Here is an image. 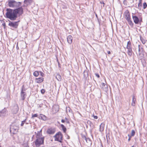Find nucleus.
<instances>
[{
  "mask_svg": "<svg viewBox=\"0 0 147 147\" xmlns=\"http://www.w3.org/2000/svg\"><path fill=\"white\" fill-rule=\"evenodd\" d=\"M18 22H10L9 23L8 25L13 28H16L18 26Z\"/></svg>",
  "mask_w": 147,
  "mask_h": 147,
  "instance_id": "6e6552de",
  "label": "nucleus"
},
{
  "mask_svg": "<svg viewBox=\"0 0 147 147\" xmlns=\"http://www.w3.org/2000/svg\"><path fill=\"white\" fill-rule=\"evenodd\" d=\"M56 78L58 81H61V77L59 74H57L56 76Z\"/></svg>",
  "mask_w": 147,
  "mask_h": 147,
  "instance_id": "6ab92c4d",
  "label": "nucleus"
},
{
  "mask_svg": "<svg viewBox=\"0 0 147 147\" xmlns=\"http://www.w3.org/2000/svg\"><path fill=\"white\" fill-rule=\"evenodd\" d=\"M61 126L64 132L65 133L66 131V128L64 126L63 124H61Z\"/></svg>",
  "mask_w": 147,
  "mask_h": 147,
  "instance_id": "b1692460",
  "label": "nucleus"
},
{
  "mask_svg": "<svg viewBox=\"0 0 147 147\" xmlns=\"http://www.w3.org/2000/svg\"><path fill=\"white\" fill-rule=\"evenodd\" d=\"M135 131L134 130H132L131 131V136H134L135 135Z\"/></svg>",
  "mask_w": 147,
  "mask_h": 147,
  "instance_id": "a878e982",
  "label": "nucleus"
},
{
  "mask_svg": "<svg viewBox=\"0 0 147 147\" xmlns=\"http://www.w3.org/2000/svg\"><path fill=\"white\" fill-rule=\"evenodd\" d=\"M88 123L89 122V123H91V121H88Z\"/></svg>",
  "mask_w": 147,
  "mask_h": 147,
  "instance_id": "a18cd8bd",
  "label": "nucleus"
},
{
  "mask_svg": "<svg viewBox=\"0 0 147 147\" xmlns=\"http://www.w3.org/2000/svg\"><path fill=\"white\" fill-rule=\"evenodd\" d=\"M36 140L35 143L36 147H39L40 145L44 143V138H36Z\"/></svg>",
  "mask_w": 147,
  "mask_h": 147,
  "instance_id": "7ed1b4c3",
  "label": "nucleus"
},
{
  "mask_svg": "<svg viewBox=\"0 0 147 147\" xmlns=\"http://www.w3.org/2000/svg\"><path fill=\"white\" fill-rule=\"evenodd\" d=\"M23 11V9L22 7L14 10L7 9L6 14V17L11 20H15L17 18V14L22 13Z\"/></svg>",
  "mask_w": 147,
  "mask_h": 147,
  "instance_id": "f257e3e1",
  "label": "nucleus"
},
{
  "mask_svg": "<svg viewBox=\"0 0 147 147\" xmlns=\"http://www.w3.org/2000/svg\"><path fill=\"white\" fill-rule=\"evenodd\" d=\"M82 138L83 140H85L86 141L87 138L85 136H84Z\"/></svg>",
  "mask_w": 147,
  "mask_h": 147,
  "instance_id": "72a5a7b5",
  "label": "nucleus"
},
{
  "mask_svg": "<svg viewBox=\"0 0 147 147\" xmlns=\"http://www.w3.org/2000/svg\"><path fill=\"white\" fill-rule=\"evenodd\" d=\"M136 102V99L135 98V96H133L132 98V101L131 104V105L133 106H134L135 105V103Z\"/></svg>",
  "mask_w": 147,
  "mask_h": 147,
  "instance_id": "a211bd4d",
  "label": "nucleus"
},
{
  "mask_svg": "<svg viewBox=\"0 0 147 147\" xmlns=\"http://www.w3.org/2000/svg\"><path fill=\"white\" fill-rule=\"evenodd\" d=\"M65 119H66V121H65V122L69 124V121L67 120V119L65 118Z\"/></svg>",
  "mask_w": 147,
  "mask_h": 147,
  "instance_id": "2f4dec72",
  "label": "nucleus"
},
{
  "mask_svg": "<svg viewBox=\"0 0 147 147\" xmlns=\"http://www.w3.org/2000/svg\"><path fill=\"white\" fill-rule=\"evenodd\" d=\"M95 75L98 78H99L100 77V76L98 74L96 73Z\"/></svg>",
  "mask_w": 147,
  "mask_h": 147,
  "instance_id": "473e14b6",
  "label": "nucleus"
},
{
  "mask_svg": "<svg viewBox=\"0 0 147 147\" xmlns=\"http://www.w3.org/2000/svg\"><path fill=\"white\" fill-rule=\"evenodd\" d=\"M18 130V127L17 126H13L10 129V131L13 132V134H15Z\"/></svg>",
  "mask_w": 147,
  "mask_h": 147,
  "instance_id": "1a4fd4ad",
  "label": "nucleus"
},
{
  "mask_svg": "<svg viewBox=\"0 0 147 147\" xmlns=\"http://www.w3.org/2000/svg\"><path fill=\"white\" fill-rule=\"evenodd\" d=\"M55 132V129L52 128L49 129L47 130V133L49 134H53Z\"/></svg>",
  "mask_w": 147,
  "mask_h": 147,
  "instance_id": "f8f14e48",
  "label": "nucleus"
},
{
  "mask_svg": "<svg viewBox=\"0 0 147 147\" xmlns=\"http://www.w3.org/2000/svg\"><path fill=\"white\" fill-rule=\"evenodd\" d=\"M86 141L87 142V143L89 144H91L90 140V139L89 138H87V139H86Z\"/></svg>",
  "mask_w": 147,
  "mask_h": 147,
  "instance_id": "393cba45",
  "label": "nucleus"
},
{
  "mask_svg": "<svg viewBox=\"0 0 147 147\" xmlns=\"http://www.w3.org/2000/svg\"><path fill=\"white\" fill-rule=\"evenodd\" d=\"M100 86L105 91H107L108 90V87L107 85L104 83H102L101 84Z\"/></svg>",
  "mask_w": 147,
  "mask_h": 147,
  "instance_id": "9b49d317",
  "label": "nucleus"
},
{
  "mask_svg": "<svg viewBox=\"0 0 147 147\" xmlns=\"http://www.w3.org/2000/svg\"><path fill=\"white\" fill-rule=\"evenodd\" d=\"M125 19L127 21L128 24L131 27L134 25V23L132 22L130 15L129 12L128 10H127L125 12Z\"/></svg>",
  "mask_w": 147,
  "mask_h": 147,
  "instance_id": "f03ea898",
  "label": "nucleus"
},
{
  "mask_svg": "<svg viewBox=\"0 0 147 147\" xmlns=\"http://www.w3.org/2000/svg\"><path fill=\"white\" fill-rule=\"evenodd\" d=\"M26 124H28V123H26Z\"/></svg>",
  "mask_w": 147,
  "mask_h": 147,
  "instance_id": "49530a36",
  "label": "nucleus"
},
{
  "mask_svg": "<svg viewBox=\"0 0 147 147\" xmlns=\"http://www.w3.org/2000/svg\"><path fill=\"white\" fill-rule=\"evenodd\" d=\"M62 122V123H64L65 122V120H64L63 119H62L61 121Z\"/></svg>",
  "mask_w": 147,
  "mask_h": 147,
  "instance_id": "58836bf2",
  "label": "nucleus"
},
{
  "mask_svg": "<svg viewBox=\"0 0 147 147\" xmlns=\"http://www.w3.org/2000/svg\"><path fill=\"white\" fill-rule=\"evenodd\" d=\"M32 2V0H25L24 1V3L25 4H28Z\"/></svg>",
  "mask_w": 147,
  "mask_h": 147,
  "instance_id": "5701e85b",
  "label": "nucleus"
},
{
  "mask_svg": "<svg viewBox=\"0 0 147 147\" xmlns=\"http://www.w3.org/2000/svg\"><path fill=\"white\" fill-rule=\"evenodd\" d=\"M44 78L42 77L36 78L35 79V82L38 83L42 82L43 81Z\"/></svg>",
  "mask_w": 147,
  "mask_h": 147,
  "instance_id": "ddd939ff",
  "label": "nucleus"
},
{
  "mask_svg": "<svg viewBox=\"0 0 147 147\" xmlns=\"http://www.w3.org/2000/svg\"><path fill=\"white\" fill-rule=\"evenodd\" d=\"M94 117L95 119H97L98 118V117L97 116H94Z\"/></svg>",
  "mask_w": 147,
  "mask_h": 147,
  "instance_id": "e433bc0d",
  "label": "nucleus"
},
{
  "mask_svg": "<svg viewBox=\"0 0 147 147\" xmlns=\"http://www.w3.org/2000/svg\"><path fill=\"white\" fill-rule=\"evenodd\" d=\"M37 115L36 114H34V115H32V117H37Z\"/></svg>",
  "mask_w": 147,
  "mask_h": 147,
  "instance_id": "7c9ffc66",
  "label": "nucleus"
},
{
  "mask_svg": "<svg viewBox=\"0 0 147 147\" xmlns=\"http://www.w3.org/2000/svg\"><path fill=\"white\" fill-rule=\"evenodd\" d=\"M7 111L6 109L5 108L3 109L0 111V116L2 117L6 116Z\"/></svg>",
  "mask_w": 147,
  "mask_h": 147,
  "instance_id": "9d476101",
  "label": "nucleus"
},
{
  "mask_svg": "<svg viewBox=\"0 0 147 147\" xmlns=\"http://www.w3.org/2000/svg\"><path fill=\"white\" fill-rule=\"evenodd\" d=\"M42 136V133H40V132H39V131H38L36 136V138H42L41 137Z\"/></svg>",
  "mask_w": 147,
  "mask_h": 147,
  "instance_id": "aec40b11",
  "label": "nucleus"
},
{
  "mask_svg": "<svg viewBox=\"0 0 147 147\" xmlns=\"http://www.w3.org/2000/svg\"><path fill=\"white\" fill-rule=\"evenodd\" d=\"M39 74V73L38 71H35L33 73V75L35 77L38 76Z\"/></svg>",
  "mask_w": 147,
  "mask_h": 147,
  "instance_id": "4be33fe9",
  "label": "nucleus"
},
{
  "mask_svg": "<svg viewBox=\"0 0 147 147\" xmlns=\"http://www.w3.org/2000/svg\"><path fill=\"white\" fill-rule=\"evenodd\" d=\"M127 54L128 55L130 56H131L132 55V50H128L127 51Z\"/></svg>",
  "mask_w": 147,
  "mask_h": 147,
  "instance_id": "412c9836",
  "label": "nucleus"
},
{
  "mask_svg": "<svg viewBox=\"0 0 147 147\" xmlns=\"http://www.w3.org/2000/svg\"><path fill=\"white\" fill-rule=\"evenodd\" d=\"M128 136H129V138L128 139V141H129L130 140L131 136L129 134L128 135Z\"/></svg>",
  "mask_w": 147,
  "mask_h": 147,
  "instance_id": "f704fd0d",
  "label": "nucleus"
},
{
  "mask_svg": "<svg viewBox=\"0 0 147 147\" xmlns=\"http://www.w3.org/2000/svg\"><path fill=\"white\" fill-rule=\"evenodd\" d=\"M132 18L134 23L136 24H140L142 22V19L140 18L139 19L136 16L133 15Z\"/></svg>",
  "mask_w": 147,
  "mask_h": 147,
  "instance_id": "423d86ee",
  "label": "nucleus"
},
{
  "mask_svg": "<svg viewBox=\"0 0 147 147\" xmlns=\"http://www.w3.org/2000/svg\"><path fill=\"white\" fill-rule=\"evenodd\" d=\"M142 0H139V2H140V3H142Z\"/></svg>",
  "mask_w": 147,
  "mask_h": 147,
  "instance_id": "37998d69",
  "label": "nucleus"
},
{
  "mask_svg": "<svg viewBox=\"0 0 147 147\" xmlns=\"http://www.w3.org/2000/svg\"><path fill=\"white\" fill-rule=\"evenodd\" d=\"M126 49H127L128 50L132 49L131 43L130 41H128L127 42Z\"/></svg>",
  "mask_w": 147,
  "mask_h": 147,
  "instance_id": "f3484780",
  "label": "nucleus"
},
{
  "mask_svg": "<svg viewBox=\"0 0 147 147\" xmlns=\"http://www.w3.org/2000/svg\"><path fill=\"white\" fill-rule=\"evenodd\" d=\"M39 118L40 119L45 121L47 119V117L44 115L40 114Z\"/></svg>",
  "mask_w": 147,
  "mask_h": 147,
  "instance_id": "2eb2a0df",
  "label": "nucleus"
},
{
  "mask_svg": "<svg viewBox=\"0 0 147 147\" xmlns=\"http://www.w3.org/2000/svg\"><path fill=\"white\" fill-rule=\"evenodd\" d=\"M20 2H17L13 0L9 1L8 5L10 7H16L20 5Z\"/></svg>",
  "mask_w": 147,
  "mask_h": 147,
  "instance_id": "20e7f679",
  "label": "nucleus"
},
{
  "mask_svg": "<svg viewBox=\"0 0 147 147\" xmlns=\"http://www.w3.org/2000/svg\"><path fill=\"white\" fill-rule=\"evenodd\" d=\"M42 129H41L40 131H39V132H40V133H42Z\"/></svg>",
  "mask_w": 147,
  "mask_h": 147,
  "instance_id": "c03bdc74",
  "label": "nucleus"
},
{
  "mask_svg": "<svg viewBox=\"0 0 147 147\" xmlns=\"http://www.w3.org/2000/svg\"><path fill=\"white\" fill-rule=\"evenodd\" d=\"M26 119H25V120H24V121H22V123L21 124V126H23L24 124L25 123V122L26 121Z\"/></svg>",
  "mask_w": 147,
  "mask_h": 147,
  "instance_id": "bb28decb",
  "label": "nucleus"
},
{
  "mask_svg": "<svg viewBox=\"0 0 147 147\" xmlns=\"http://www.w3.org/2000/svg\"><path fill=\"white\" fill-rule=\"evenodd\" d=\"M108 53L109 54H111V52L110 51H109Z\"/></svg>",
  "mask_w": 147,
  "mask_h": 147,
  "instance_id": "79ce46f5",
  "label": "nucleus"
},
{
  "mask_svg": "<svg viewBox=\"0 0 147 147\" xmlns=\"http://www.w3.org/2000/svg\"><path fill=\"white\" fill-rule=\"evenodd\" d=\"M45 90L44 89H42L41 90V93H42V94H44L45 93Z\"/></svg>",
  "mask_w": 147,
  "mask_h": 147,
  "instance_id": "c85d7f7f",
  "label": "nucleus"
},
{
  "mask_svg": "<svg viewBox=\"0 0 147 147\" xmlns=\"http://www.w3.org/2000/svg\"><path fill=\"white\" fill-rule=\"evenodd\" d=\"M23 88L24 86H23L22 87V88L20 94L21 98L22 100H24L25 99L26 95V92H24V90H23Z\"/></svg>",
  "mask_w": 147,
  "mask_h": 147,
  "instance_id": "0eeeda50",
  "label": "nucleus"
},
{
  "mask_svg": "<svg viewBox=\"0 0 147 147\" xmlns=\"http://www.w3.org/2000/svg\"><path fill=\"white\" fill-rule=\"evenodd\" d=\"M131 147H134V146H131Z\"/></svg>",
  "mask_w": 147,
  "mask_h": 147,
  "instance_id": "de8ad7c7",
  "label": "nucleus"
},
{
  "mask_svg": "<svg viewBox=\"0 0 147 147\" xmlns=\"http://www.w3.org/2000/svg\"><path fill=\"white\" fill-rule=\"evenodd\" d=\"M142 5V3H140V2H139L138 4V6H141Z\"/></svg>",
  "mask_w": 147,
  "mask_h": 147,
  "instance_id": "4c0bfd02",
  "label": "nucleus"
},
{
  "mask_svg": "<svg viewBox=\"0 0 147 147\" xmlns=\"http://www.w3.org/2000/svg\"><path fill=\"white\" fill-rule=\"evenodd\" d=\"M104 127L105 124L104 123H102L100 126L99 130L100 132H102L104 131Z\"/></svg>",
  "mask_w": 147,
  "mask_h": 147,
  "instance_id": "dca6fc26",
  "label": "nucleus"
},
{
  "mask_svg": "<svg viewBox=\"0 0 147 147\" xmlns=\"http://www.w3.org/2000/svg\"><path fill=\"white\" fill-rule=\"evenodd\" d=\"M55 140L58 141L60 142H61L62 140V135L60 132H59L57 133L55 136Z\"/></svg>",
  "mask_w": 147,
  "mask_h": 147,
  "instance_id": "39448f33",
  "label": "nucleus"
},
{
  "mask_svg": "<svg viewBox=\"0 0 147 147\" xmlns=\"http://www.w3.org/2000/svg\"><path fill=\"white\" fill-rule=\"evenodd\" d=\"M16 48L17 49H19V47L18 46V44H17V46H16Z\"/></svg>",
  "mask_w": 147,
  "mask_h": 147,
  "instance_id": "ea45409f",
  "label": "nucleus"
},
{
  "mask_svg": "<svg viewBox=\"0 0 147 147\" xmlns=\"http://www.w3.org/2000/svg\"><path fill=\"white\" fill-rule=\"evenodd\" d=\"M2 25L3 26H5V23H3L2 24Z\"/></svg>",
  "mask_w": 147,
  "mask_h": 147,
  "instance_id": "a19ab883",
  "label": "nucleus"
},
{
  "mask_svg": "<svg viewBox=\"0 0 147 147\" xmlns=\"http://www.w3.org/2000/svg\"><path fill=\"white\" fill-rule=\"evenodd\" d=\"M100 3L101 4H103V7L104 6L105 3H104V2L103 1H100Z\"/></svg>",
  "mask_w": 147,
  "mask_h": 147,
  "instance_id": "c9c22d12",
  "label": "nucleus"
},
{
  "mask_svg": "<svg viewBox=\"0 0 147 147\" xmlns=\"http://www.w3.org/2000/svg\"><path fill=\"white\" fill-rule=\"evenodd\" d=\"M40 75L42 76V77H43V76H44V73H42V72L41 71H40Z\"/></svg>",
  "mask_w": 147,
  "mask_h": 147,
  "instance_id": "c756f323",
  "label": "nucleus"
},
{
  "mask_svg": "<svg viewBox=\"0 0 147 147\" xmlns=\"http://www.w3.org/2000/svg\"><path fill=\"white\" fill-rule=\"evenodd\" d=\"M73 37L70 35L68 36L67 37V41L68 42L69 44H71L72 42Z\"/></svg>",
  "mask_w": 147,
  "mask_h": 147,
  "instance_id": "4468645a",
  "label": "nucleus"
},
{
  "mask_svg": "<svg viewBox=\"0 0 147 147\" xmlns=\"http://www.w3.org/2000/svg\"><path fill=\"white\" fill-rule=\"evenodd\" d=\"M143 8L144 9L146 8L147 6V5L146 2L144 3L143 4Z\"/></svg>",
  "mask_w": 147,
  "mask_h": 147,
  "instance_id": "cd10ccee",
  "label": "nucleus"
}]
</instances>
